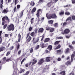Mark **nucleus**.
Listing matches in <instances>:
<instances>
[{
  "mask_svg": "<svg viewBox=\"0 0 75 75\" xmlns=\"http://www.w3.org/2000/svg\"><path fill=\"white\" fill-rule=\"evenodd\" d=\"M2 21H3L2 22V25H4V23H5V22L6 23L7 22H8V23L10 21V19L8 18V16H4L2 18Z\"/></svg>",
  "mask_w": 75,
  "mask_h": 75,
  "instance_id": "nucleus-1",
  "label": "nucleus"
},
{
  "mask_svg": "<svg viewBox=\"0 0 75 75\" xmlns=\"http://www.w3.org/2000/svg\"><path fill=\"white\" fill-rule=\"evenodd\" d=\"M46 16L47 18L49 19H51V18H57V16L55 14H50L48 16V13H47Z\"/></svg>",
  "mask_w": 75,
  "mask_h": 75,
  "instance_id": "nucleus-2",
  "label": "nucleus"
},
{
  "mask_svg": "<svg viewBox=\"0 0 75 75\" xmlns=\"http://www.w3.org/2000/svg\"><path fill=\"white\" fill-rule=\"evenodd\" d=\"M14 25L13 24H11L10 25H9L7 28V30L8 31H14Z\"/></svg>",
  "mask_w": 75,
  "mask_h": 75,
  "instance_id": "nucleus-3",
  "label": "nucleus"
},
{
  "mask_svg": "<svg viewBox=\"0 0 75 75\" xmlns=\"http://www.w3.org/2000/svg\"><path fill=\"white\" fill-rule=\"evenodd\" d=\"M45 62V60L44 59V58H42L40 59L39 60V62L38 64L39 65H41L43 62Z\"/></svg>",
  "mask_w": 75,
  "mask_h": 75,
  "instance_id": "nucleus-4",
  "label": "nucleus"
},
{
  "mask_svg": "<svg viewBox=\"0 0 75 75\" xmlns=\"http://www.w3.org/2000/svg\"><path fill=\"white\" fill-rule=\"evenodd\" d=\"M33 43H37V42H38L39 41V38H37L35 39V38H33Z\"/></svg>",
  "mask_w": 75,
  "mask_h": 75,
  "instance_id": "nucleus-5",
  "label": "nucleus"
},
{
  "mask_svg": "<svg viewBox=\"0 0 75 75\" xmlns=\"http://www.w3.org/2000/svg\"><path fill=\"white\" fill-rule=\"evenodd\" d=\"M64 33L66 34H68L70 33V30L69 29H66L64 30Z\"/></svg>",
  "mask_w": 75,
  "mask_h": 75,
  "instance_id": "nucleus-6",
  "label": "nucleus"
},
{
  "mask_svg": "<svg viewBox=\"0 0 75 75\" xmlns=\"http://www.w3.org/2000/svg\"><path fill=\"white\" fill-rule=\"evenodd\" d=\"M48 45V43L44 44V43H42L40 44L42 48H45L47 47Z\"/></svg>",
  "mask_w": 75,
  "mask_h": 75,
  "instance_id": "nucleus-7",
  "label": "nucleus"
},
{
  "mask_svg": "<svg viewBox=\"0 0 75 75\" xmlns=\"http://www.w3.org/2000/svg\"><path fill=\"white\" fill-rule=\"evenodd\" d=\"M73 54L71 55V62H73L74 58L75 57V51L73 52Z\"/></svg>",
  "mask_w": 75,
  "mask_h": 75,
  "instance_id": "nucleus-8",
  "label": "nucleus"
},
{
  "mask_svg": "<svg viewBox=\"0 0 75 75\" xmlns=\"http://www.w3.org/2000/svg\"><path fill=\"white\" fill-rule=\"evenodd\" d=\"M3 12L4 14H7L8 12V8H7L6 9H4L3 11Z\"/></svg>",
  "mask_w": 75,
  "mask_h": 75,
  "instance_id": "nucleus-9",
  "label": "nucleus"
},
{
  "mask_svg": "<svg viewBox=\"0 0 75 75\" xmlns=\"http://www.w3.org/2000/svg\"><path fill=\"white\" fill-rule=\"evenodd\" d=\"M71 62H71H71L70 61H68L67 62H66L65 63V65H71Z\"/></svg>",
  "mask_w": 75,
  "mask_h": 75,
  "instance_id": "nucleus-10",
  "label": "nucleus"
},
{
  "mask_svg": "<svg viewBox=\"0 0 75 75\" xmlns=\"http://www.w3.org/2000/svg\"><path fill=\"white\" fill-rule=\"evenodd\" d=\"M43 31H44V28H40L39 29L38 33H42Z\"/></svg>",
  "mask_w": 75,
  "mask_h": 75,
  "instance_id": "nucleus-11",
  "label": "nucleus"
},
{
  "mask_svg": "<svg viewBox=\"0 0 75 75\" xmlns=\"http://www.w3.org/2000/svg\"><path fill=\"white\" fill-rule=\"evenodd\" d=\"M41 10V9H40L38 10L37 11V13L36 14V16L37 17H40V12L39 11H40Z\"/></svg>",
  "mask_w": 75,
  "mask_h": 75,
  "instance_id": "nucleus-12",
  "label": "nucleus"
},
{
  "mask_svg": "<svg viewBox=\"0 0 75 75\" xmlns=\"http://www.w3.org/2000/svg\"><path fill=\"white\" fill-rule=\"evenodd\" d=\"M6 50L5 47L2 46L0 48V52H1V51H4V50Z\"/></svg>",
  "mask_w": 75,
  "mask_h": 75,
  "instance_id": "nucleus-13",
  "label": "nucleus"
},
{
  "mask_svg": "<svg viewBox=\"0 0 75 75\" xmlns=\"http://www.w3.org/2000/svg\"><path fill=\"white\" fill-rule=\"evenodd\" d=\"M32 39V38H31V36H29L28 39H27L26 40V42H30V41H31V40Z\"/></svg>",
  "mask_w": 75,
  "mask_h": 75,
  "instance_id": "nucleus-14",
  "label": "nucleus"
},
{
  "mask_svg": "<svg viewBox=\"0 0 75 75\" xmlns=\"http://www.w3.org/2000/svg\"><path fill=\"white\" fill-rule=\"evenodd\" d=\"M52 46L51 45H50L48 47L47 49L48 50L49 49V50L50 51L52 50Z\"/></svg>",
  "mask_w": 75,
  "mask_h": 75,
  "instance_id": "nucleus-15",
  "label": "nucleus"
},
{
  "mask_svg": "<svg viewBox=\"0 0 75 75\" xmlns=\"http://www.w3.org/2000/svg\"><path fill=\"white\" fill-rule=\"evenodd\" d=\"M50 40V38H45L44 41V42H48V41Z\"/></svg>",
  "mask_w": 75,
  "mask_h": 75,
  "instance_id": "nucleus-16",
  "label": "nucleus"
},
{
  "mask_svg": "<svg viewBox=\"0 0 75 75\" xmlns=\"http://www.w3.org/2000/svg\"><path fill=\"white\" fill-rule=\"evenodd\" d=\"M50 57H47L46 58V62H50Z\"/></svg>",
  "mask_w": 75,
  "mask_h": 75,
  "instance_id": "nucleus-17",
  "label": "nucleus"
},
{
  "mask_svg": "<svg viewBox=\"0 0 75 75\" xmlns=\"http://www.w3.org/2000/svg\"><path fill=\"white\" fill-rule=\"evenodd\" d=\"M59 74L60 75H61V74H62V75H65V71H62L61 72H60Z\"/></svg>",
  "mask_w": 75,
  "mask_h": 75,
  "instance_id": "nucleus-18",
  "label": "nucleus"
},
{
  "mask_svg": "<svg viewBox=\"0 0 75 75\" xmlns=\"http://www.w3.org/2000/svg\"><path fill=\"white\" fill-rule=\"evenodd\" d=\"M70 20V21H72V18L71 17H69L66 20V22H67V21Z\"/></svg>",
  "mask_w": 75,
  "mask_h": 75,
  "instance_id": "nucleus-19",
  "label": "nucleus"
},
{
  "mask_svg": "<svg viewBox=\"0 0 75 75\" xmlns=\"http://www.w3.org/2000/svg\"><path fill=\"white\" fill-rule=\"evenodd\" d=\"M66 54H68L69 52V48H67V49L66 50V51L65 52Z\"/></svg>",
  "mask_w": 75,
  "mask_h": 75,
  "instance_id": "nucleus-20",
  "label": "nucleus"
},
{
  "mask_svg": "<svg viewBox=\"0 0 75 75\" xmlns=\"http://www.w3.org/2000/svg\"><path fill=\"white\" fill-rule=\"evenodd\" d=\"M61 47V46L60 45H59L58 46H57L55 49L54 50H58V49H59Z\"/></svg>",
  "mask_w": 75,
  "mask_h": 75,
  "instance_id": "nucleus-21",
  "label": "nucleus"
},
{
  "mask_svg": "<svg viewBox=\"0 0 75 75\" xmlns=\"http://www.w3.org/2000/svg\"><path fill=\"white\" fill-rule=\"evenodd\" d=\"M35 11H36V8L35 7L33 8L32 10L31 11V13H34Z\"/></svg>",
  "mask_w": 75,
  "mask_h": 75,
  "instance_id": "nucleus-22",
  "label": "nucleus"
},
{
  "mask_svg": "<svg viewBox=\"0 0 75 75\" xmlns=\"http://www.w3.org/2000/svg\"><path fill=\"white\" fill-rule=\"evenodd\" d=\"M40 48V45H38L37 46L35 47V50H38V49H39Z\"/></svg>",
  "mask_w": 75,
  "mask_h": 75,
  "instance_id": "nucleus-23",
  "label": "nucleus"
},
{
  "mask_svg": "<svg viewBox=\"0 0 75 75\" xmlns=\"http://www.w3.org/2000/svg\"><path fill=\"white\" fill-rule=\"evenodd\" d=\"M30 35L32 36V37H35V33L34 32H33L31 33Z\"/></svg>",
  "mask_w": 75,
  "mask_h": 75,
  "instance_id": "nucleus-24",
  "label": "nucleus"
},
{
  "mask_svg": "<svg viewBox=\"0 0 75 75\" xmlns=\"http://www.w3.org/2000/svg\"><path fill=\"white\" fill-rule=\"evenodd\" d=\"M53 22H54L52 20H50L48 21V23L49 24H53Z\"/></svg>",
  "mask_w": 75,
  "mask_h": 75,
  "instance_id": "nucleus-25",
  "label": "nucleus"
},
{
  "mask_svg": "<svg viewBox=\"0 0 75 75\" xmlns=\"http://www.w3.org/2000/svg\"><path fill=\"white\" fill-rule=\"evenodd\" d=\"M11 61V58L7 59L6 60V62H9V61Z\"/></svg>",
  "mask_w": 75,
  "mask_h": 75,
  "instance_id": "nucleus-26",
  "label": "nucleus"
},
{
  "mask_svg": "<svg viewBox=\"0 0 75 75\" xmlns=\"http://www.w3.org/2000/svg\"><path fill=\"white\" fill-rule=\"evenodd\" d=\"M54 28H52L50 29V33H52V32H54Z\"/></svg>",
  "mask_w": 75,
  "mask_h": 75,
  "instance_id": "nucleus-27",
  "label": "nucleus"
},
{
  "mask_svg": "<svg viewBox=\"0 0 75 75\" xmlns=\"http://www.w3.org/2000/svg\"><path fill=\"white\" fill-rule=\"evenodd\" d=\"M34 18H32L30 20V22L31 24H33L34 23Z\"/></svg>",
  "mask_w": 75,
  "mask_h": 75,
  "instance_id": "nucleus-28",
  "label": "nucleus"
},
{
  "mask_svg": "<svg viewBox=\"0 0 75 75\" xmlns=\"http://www.w3.org/2000/svg\"><path fill=\"white\" fill-rule=\"evenodd\" d=\"M17 70H14L13 74L12 75H17Z\"/></svg>",
  "mask_w": 75,
  "mask_h": 75,
  "instance_id": "nucleus-29",
  "label": "nucleus"
},
{
  "mask_svg": "<svg viewBox=\"0 0 75 75\" xmlns=\"http://www.w3.org/2000/svg\"><path fill=\"white\" fill-rule=\"evenodd\" d=\"M30 71H27L25 74H23V75H28V74H30Z\"/></svg>",
  "mask_w": 75,
  "mask_h": 75,
  "instance_id": "nucleus-30",
  "label": "nucleus"
},
{
  "mask_svg": "<svg viewBox=\"0 0 75 75\" xmlns=\"http://www.w3.org/2000/svg\"><path fill=\"white\" fill-rule=\"evenodd\" d=\"M65 15H67V16H69L71 14V13L69 12H66L65 13Z\"/></svg>",
  "mask_w": 75,
  "mask_h": 75,
  "instance_id": "nucleus-31",
  "label": "nucleus"
},
{
  "mask_svg": "<svg viewBox=\"0 0 75 75\" xmlns=\"http://www.w3.org/2000/svg\"><path fill=\"white\" fill-rule=\"evenodd\" d=\"M30 5L32 6H34L35 5V3H34V2H31V3H30Z\"/></svg>",
  "mask_w": 75,
  "mask_h": 75,
  "instance_id": "nucleus-32",
  "label": "nucleus"
},
{
  "mask_svg": "<svg viewBox=\"0 0 75 75\" xmlns=\"http://www.w3.org/2000/svg\"><path fill=\"white\" fill-rule=\"evenodd\" d=\"M59 42H60V41H56L54 43V45H57V44H58Z\"/></svg>",
  "mask_w": 75,
  "mask_h": 75,
  "instance_id": "nucleus-33",
  "label": "nucleus"
},
{
  "mask_svg": "<svg viewBox=\"0 0 75 75\" xmlns=\"http://www.w3.org/2000/svg\"><path fill=\"white\" fill-rule=\"evenodd\" d=\"M54 27H55L56 28H57V27H58V23H54Z\"/></svg>",
  "mask_w": 75,
  "mask_h": 75,
  "instance_id": "nucleus-34",
  "label": "nucleus"
},
{
  "mask_svg": "<svg viewBox=\"0 0 75 75\" xmlns=\"http://www.w3.org/2000/svg\"><path fill=\"white\" fill-rule=\"evenodd\" d=\"M67 25V22H64L63 23V27H64V26H65Z\"/></svg>",
  "mask_w": 75,
  "mask_h": 75,
  "instance_id": "nucleus-35",
  "label": "nucleus"
},
{
  "mask_svg": "<svg viewBox=\"0 0 75 75\" xmlns=\"http://www.w3.org/2000/svg\"><path fill=\"white\" fill-rule=\"evenodd\" d=\"M14 48V46H12L9 49V50H10V51H11V50H13V49Z\"/></svg>",
  "mask_w": 75,
  "mask_h": 75,
  "instance_id": "nucleus-36",
  "label": "nucleus"
},
{
  "mask_svg": "<svg viewBox=\"0 0 75 75\" xmlns=\"http://www.w3.org/2000/svg\"><path fill=\"white\" fill-rule=\"evenodd\" d=\"M59 14L60 16H61V15H64V11H63L62 12H60L59 13Z\"/></svg>",
  "mask_w": 75,
  "mask_h": 75,
  "instance_id": "nucleus-37",
  "label": "nucleus"
},
{
  "mask_svg": "<svg viewBox=\"0 0 75 75\" xmlns=\"http://www.w3.org/2000/svg\"><path fill=\"white\" fill-rule=\"evenodd\" d=\"M24 12H23V11H21V13L20 14V17L21 18V17H23V13Z\"/></svg>",
  "mask_w": 75,
  "mask_h": 75,
  "instance_id": "nucleus-38",
  "label": "nucleus"
},
{
  "mask_svg": "<svg viewBox=\"0 0 75 75\" xmlns=\"http://www.w3.org/2000/svg\"><path fill=\"white\" fill-rule=\"evenodd\" d=\"M56 38H57V39H58V40H59V39H63V37L61 36L60 37H57Z\"/></svg>",
  "mask_w": 75,
  "mask_h": 75,
  "instance_id": "nucleus-39",
  "label": "nucleus"
},
{
  "mask_svg": "<svg viewBox=\"0 0 75 75\" xmlns=\"http://www.w3.org/2000/svg\"><path fill=\"white\" fill-rule=\"evenodd\" d=\"M37 60H35V61H34L32 63V65H34V64H36V63H37Z\"/></svg>",
  "mask_w": 75,
  "mask_h": 75,
  "instance_id": "nucleus-40",
  "label": "nucleus"
},
{
  "mask_svg": "<svg viewBox=\"0 0 75 75\" xmlns=\"http://www.w3.org/2000/svg\"><path fill=\"white\" fill-rule=\"evenodd\" d=\"M17 50H18L19 48H20V44H18L16 47Z\"/></svg>",
  "mask_w": 75,
  "mask_h": 75,
  "instance_id": "nucleus-41",
  "label": "nucleus"
},
{
  "mask_svg": "<svg viewBox=\"0 0 75 75\" xmlns=\"http://www.w3.org/2000/svg\"><path fill=\"white\" fill-rule=\"evenodd\" d=\"M7 24H5L3 26V29H5L7 27Z\"/></svg>",
  "mask_w": 75,
  "mask_h": 75,
  "instance_id": "nucleus-42",
  "label": "nucleus"
},
{
  "mask_svg": "<svg viewBox=\"0 0 75 75\" xmlns=\"http://www.w3.org/2000/svg\"><path fill=\"white\" fill-rule=\"evenodd\" d=\"M13 11L14 12H15V11H17V8H16V6H15L14 8Z\"/></svg>",
  "mask_w": 75,
  "mask_h": 75,
  "instance_id": "nucleus-43",
  "label": "nucleus"
},
{
  "mask_svg": "<svg viewBox=\"0 0 75 75\" xmlns=\"http://www.w3.org/2000/svg\"><path fill=\"white\" fill-rule=\"evenodd\" d=\"M10 54V51H8V52H7L6 54V56H8Z\"/></svg>",
  "mask_w": 75,
  "mask_h": 75,
  "instance_id": "nucleus-44",
  "label": "nucleus"
},
{
  "mask_svg": "<svg viewBox=\"0 0 75 75\" xmlns=\"http://www.w3.org/2000/svg\"><path fill=\"white\" fill-rule=\"evenodd\" d=\"M20 6H21L20 5H18L17 6V7L18 10H19V9L20 8Z\"/></svg>",
  "mask_w": 75,
  "mask_h": 75,
  "instance_id": "nucleus-45",
  "label": "nucleus"
},
{
  "mask_svg": "<svg viewBox=\"0 0 75 75\" xmlns=\"http://www.w3.org/2000/svg\"><path fill=\"white\" fill-rule=\"evenodd\" d=\"M69 47L71 49H72V50H74V47L72 46L71 45H69Z\"/></svg>",
  "mask_w": 75,
  "mask_h": 75,
  "instance_id": "nucleus-46",
  "label": "nucleus"
},
{
  "mask_svg": "<svg viewBox=\"0 0 75 75\" xmlns=\"http://www.w3.org/2000/svg\"><path fill=\"white\" fill-rule=\"evenodd\" d=\"M72 18V20H75V16L73 15L71 16Z\"/></svg>",
  "mask_w": 75,
  "mask_h": 75,
  "instance_id": "nucleus-47",
  "label": "nucleus"
},
{
  "mask_svg": "<svg viewBox=\"0 0 75 75\" xmlns=\"http://www.w3.org/2000/svg\"><path fill=\"white\" fill-rule=\"evenodd\" d=\"M47 6L48 7H51V4H50V2L48 3L47 4Z\"/></svg>",
  "mask_w": 75,
  "mask_h": 75,
  "instance_id": "nucleus-48",
  "label": "nucleus"
},
{
  "mask_svg": "<svg viewBox=\"0 0 75 75\" xmlns=\"http://www.w3.org/2000/svg\"><path fill=\"white\" fill-rule=\"evenodd\" d=\"M25 58H24L21 61V64H22L23 63V62H24V61H25Z\"/></svg>",
  "mask_w": 75,
  "mask_h": 75,
  "instance_id": "nucleus-49",
  "label": "nucleus"
},
{
  "mask_svg": "<svg viewBox=\"0 0 75 75\" xmlns=\"http://www.w3.org/2000/svg\"><path fill=\"white\" fill-rule=\"evenodd\" d=\"M27 37L26 38V39H27V38H28V37H29V35H30V33H28L27 34Z\"/></svg>",
  "mask_w": 75,
  "mask_h": 75,
  "instance_id": "nucleus-50",
  "label": "nucleus"
},
{
  "mask_svg": "<svg viewBox=\"0 0 75 75\" xmlns=\"http://www.w3.org/2000/svg\"><path fill=\"white\" fill-rule=\"evenodd\" d=\"M44 35H42V38L41 39V41H43V40H44Z\"/></svg>",
  "mask_w": 75,
  "mask_h": 75,
  "instance_id": "nucleus-51",
  "label": "nucleus"
},
{
  "mask_svg": "<svg viewBox=\"0 0 75 75\" xmlns=\"http://www.w3.org/2000/svg\"><path fill=\"white\" fill-rule=\"evenodd\" d=\"M61 50H57V53H60V52H61Z\"/></svg>",
  "mask_w": 75,
  "mask_h": 75,
  "instance_id": "nucleus-52",
  "label": "nucleus"
},
{
  "mask_svg": "<svg viewBox=\"0 0 75 75\" xmlns=\"http://www.w3.org/2000/svg\"><path fill=\"white\" fill-rule=\"evenodd\" d=\"M70 6V4L67 5L65 6H64V7L65 8V7H69Z\"/></svg>",
  "mask_w": 75,
  "mask_h": 75,
  "instance_id": "nucleus-53",
  "label": "nucleus"
},
{
  "mask_svg": "<svg viewBox=\"0 0 75 75\" xmlns=\"http://www.w3.org/2000/svg\"><path fill=\"white\" fill-rule=\"evenodd\" d=\"M2 37H0V44H1V42H2V38H1Z\"/></svg>",
  "mask_w": 75,
  "mask_h": 75,
  "instance_id": "nucleus-54",
  "label": "nucleus"
},
{
  "mask_svg": "<svg viewBox=\"0 0 75 75\" xmlns=\"http://www.w3.org/2000/svg\"><path fill=\"white\" fill-rule=\"evenodd\" d=\"M8 35H9V34H5L4 37H8Z\"/></svg>",
  "mask_w": 75,
  "mask_h": 75,
  "instance_id": "nucleus-55",
  "label": "nucleus"
},
{
  "mask_svg": "<svg viewBox=\"0 0 75 75\" xmlns=\"http://www.w3.org/2000/svg\"><path fill=\"white\" fill-rule=\"evenodd\" d=\"M33 48H32L30 49V53H32V52H33Z\"/></svg>",
  "mask_w": 75,
  "mask_h": 75,
  "instance_id": "nucleus-56",
  "label": "nucleus"
},
{
  "mask_svg": "<svg viewBox=\"0 0 75 75\" xmlns=\"http://www.w3.org/2000/svg\"><path fill=\"white\" fill-rule=\"evenodd\" d=\"M38 23H39L40 21V17H38Z\"/></svg>",
  "mask_w": 75,
  "mask_h": 75,
  "instance_id": "nucleus-57",
  "label": "nucleus"
},
{
  "mask_svg": "<svg viewBox=\"0 0 75 75\" xmlns=\"http://www.w3.org/2000/svg\"><path fill=\"white\" fill-rule=\"evenodd\" d=\"M21 50H20L18 51V55H20V54H21Z\"/></svg>",
  "mask_w": 75,
  "mask_h": 75,
  "instance_id": "nucleus-58",
  "label": "nucleus"
},
{
  "mask_svg": "<svg viewBox=\"0 0 75 75\" xmlns=\"http://www.w3.org/2000/svg\"><path fill=\"white\" fill-rule=\"evenodd\" d=\"M32 30H33V28H32V27H30L29 28V31H32Z\"/></svg>",
  "mask_w": 75,
  "mask_h": 75,
  "instance_id": "nucleus-59",
  "label": "nucleus"
},
{
  "mask_svg": "<svg viewBox=\"0 0 75 75\" xmlns=\"http://www.w3.org/2000/svg\"><path fill=\"white\" fill-rule=\"evenodd\" d=\"M57 61H61V58L59 57L57 59Z\"/></svg>",
  "mask_w": 75,
  "mask_h": 75,
  "instance_id": "nucleus-60",
  "label": "nucleus"
},
{
  "mask_svg": "<svg viewBox=\"0 0 75 75\" xmlns=\"http://www.w3.org/2000/svg\"><path fill=\"white\" fill-rule=\"evenodd\" d=\"M73 4H75V0H71Z\"/></svg>",
  "mask_w": 75,
  "mask_h": 75,
  "instance_id": "nucleus-61",
  "label": "nucleus"
},
{
  "mask_svg": "<svg viewBox=\"0 0 75 75\" xmlns=\"http://www.w3.org/2000/svg\"><path fill=\"white\" fill-rule=\"evenodd\" d=\"M18 38H21V35L19 33L18 34Z\"/></svg>",
  "mask_w": 75,
  "mask_h": 75,
  "instance_id": "nucleus-62",
  "label": "nucleus"
},
{
  "mask_svg": "<svg viewBox=\"0 0 75 75\" xmlns=\"http://www.w3.org/2000/svg\"><path fill=\"white\" fill-rule=\"evenodd\" d=\"M3 60L4 61L6 60V57H4L3 59Z\"/></svg>",
  "mask_w": 75,
  "mask_h": 75,
  "instance_id": "nucleus-63",
  "label": "nucleus"
},
{
  "mask_svg": "<svg viewBox=\"0 0 75 75\" xmlns=\"http://www.w3.org/2000/svg\"><path fill=\"white\" fill-rule=\"evenodd\" d=\"M48 52H49V51H48V50H45V53H48Z\"/></svg>",
  "mask_w": 75,
  "mask_h": 75,
  "instance_id": "nucleus-64",
  "label": "nucleus"
}]
</instances>
